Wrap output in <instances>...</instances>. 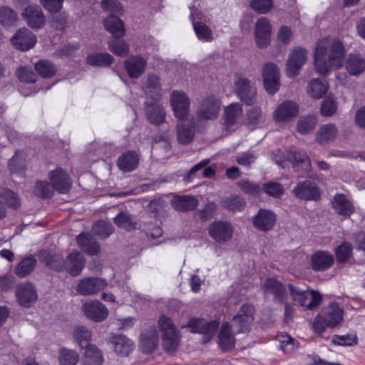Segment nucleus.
Wrapping results in <instances>:
<instances>
[{
  "label": "nucleus",
  "mask_w": 365,
  "mask_h": 365,
  "mask_svg": "<svg viewBox=\"0 0 365 365\" xmlns=\"http://www.w3.org/2000/svg\"><path fill=\"white\" fill-rule=\"evenodd\" d=\"M220 103L213 96H207L202 101L197 110L196 118L197 121L211 120L215 119L219 114Z\"/></svg>",
  "instance_id": "1a4fd4ad"
},
{
  "label": "nucleus",
  "mask_w": 365,
  "mask_h": 365,
  "mask_svg": "<svg viewBox=\"0 0 365 365\" xmlns=\"http://www.w3.org/2000/svg\"><path fill=\"white\" fill-rule=\"evenodd\" d=\"M36 264V259L31 256L23 259L16 268V274L19 277H24L29 274Z\"/></svg>",
  "instance_id": "09e8293b"
},
{
  "label": "nucleus",
  "mask_w": 365,
  "mask_h": 365,
  "mask_svg": "<svg viewBox=\"0 0 365 365\" xmlns=\"http://www.w3.org/2000/svg\"><path fill=\"white\" fill-rule=\"evenodd\" d=\"M93 232L101 239L108 237L113 232V226L108 222L99 220L93 225Z\"/></svg>",
  "instance_id": "603ef678"
},
{
  "label": "nucleus",
  "mask_w": 365,
  "mask_h": 365,
  "mask_svg": "<svg viewBox=\"0 0 365 365\" xmlns=\"http://www.w3.org/2000/svg\"><path fill=\"white\" fill-rule=\"evenodd\" d=\"M107 285V281L103 278L86 277L78 282L76 291L82 296H90L104 289Z\"/></svg>",
  "instance_id": "9b49d317"
},
{
  "label": "nucleus",
  "mask_w": 365,
  "mask_h": 365,
  "mask_svg": "<svg viewBox=\"0 0 365 365\" xmlns=\"http://www.w3.org/2000/svg\"><path fill=\"white\" fill-rule=\"evenodd\" d=\"M347 72L354 76H359L365 71V59L358 53H350L346 61Z\"/></svg>",
  "instance_id": "473e14b6"
},
{
  "label": "nucleus",
  "mask_w": 365,
  "mask_h": 365,
  "mask_svg": "<svg viewBox=\"0 0 365 365\" xmlns=\"http://www.w3.org/2000/svg\"><path fill=\"white\" fill-rule=\"evenodd\" d=\"M210 235L217 242L224 243L230 240L233 235L232 225L227 221H216L208 228Z\"/></svg>",
  "instance_id": "dca6fc26"
},
{
  "label": "nucleus",
  "mask_w": 365,
  "mask_h": 365,
  "mask_svg": "<svg viewBox=\"0 0 365 365\" xmlns=\"http://www.w3.org/2000/svg\"><path fill=\"white\" fill-rule=\"evenodd\" d=\"M190 19L192 21L193 28L197 38L203 42H210L213 40L212 30L205 24L202 23H195L194 22V14L197 11L195 6H190Z\"/></svg>",
  "instance_id": "72a5a7b5"
},
{
  "label": "nucleus",
  "mask_w": 365,
  "mask_h": 365,
  "mask_svg": "<svg viewBox=\"0 0 365 365\" xmlns=\"http://www.w3.org/2000/svg\"><path fill=\"white\" fill-rule=\"evenodd\" d=\"M110 343L115 352L120 356H128L133 349V343L124 335L113 334Z\"/></svg>",
  "instance_id": "cd10ccee"
},
{
  "label": "nucleus",
  "mask_w": 365,
  "mask_h": 365,
  "mask_svg": "<svg viewBox=\"0 0 365 365\" xmlns=\"http://www.w3.org/2000/svg\"><path fill=\"white\" fill-rule=\"evenodd\" d=\"M247 123L252 128H256L265 121V116L260 107L255 106L250 108L247 112Z\"/></svg>",
  "instance_id": "49530a36"
},
{
  "label": "nucleus",
  "mask_w": 365,
  "mask_h": 365,
  "mask_svg": "<svg viewBox=\"0 0 365 365\" xmlns=\"http://www.w3.org/2000/svg\"><path fill=\"white\" fill-rule=\"evenodd\" d=\"M344 310L336 303L325 307L320 314L317 315L312 322V327L317 334H322L327 328H334L343 321Z\"/></svg>",
  "instance_id": "f03ea898"
},
{
  "label": "nucleus",
  "mask_w": 365,
  "mask_h": 365,
  "mask_svg": "<svg viewBox=\"0 0 365 365\" xmlns=\"http://www.w3.org/2000/svg\"><path fill=\"white\" fill-rule=\"evenodd\" d=\"M272 26L266 17H261L255 25V41L257 47L264 48L271 42Z\"/></svg>",
  "instance_id": "9d476101"
},
{
  "label": "nucleus",
  "mask_w": 365,
  "mask_h": 365,
  "mask_svg": "<svg viewBox=\"0 0 365 365\" xmlns=\"http://www.w3.org/2000/svg\"><path fill=\"white\" fill-rule=\"evenodd\" d=\"M114 222L120 228L126 230H132L135 229L136 226V222L133 217L125 212H120L114 218Z\"/></svg>",
  "instance_id": "8fccbe9b"
},
{
  "label": "nucleus",
  "mask_w": 365,
  "mask_h": 365,
  "mask_svg": "<svg viewBox=\"0 0 365 365\" xmlns=\"http://www.w3.org/2000/svg\"><path fill=\"white\" fill-rule=\"evenodd\" d=\"M36 35L26 28H21L16 31L11 38L12 45L21 51L30 50L36 45Z\"/></svg>",
  "instance_id": "ddd939ff"
},
{
  "label": "nucleus",
  "mask_w": 365,
  "mask_h": 365,
  "mask_svg": "<svg viewBox=\"0 0 365 365\" xmlns=\"http://www.w3.org/2000/svg\"><path fill=\"white\" fill-rule=\"evenodd\" d=\"M39 260L56 271H61L63 267L65 268V259L61 255L41 251L39 253Z\"/></svg>",
  "instance_id": "c9c22d12"
},
{
  "label": "nucleus",
  "mask_w": 365,
  "mask_h": 365,
  "mask_svg": "<svg viewBox=\"0 0 365 365\" xmlns=\"http://www.w3.org/2000/svg\"><path fill=\"white\" fill-rule=\"evenodd\" d=\"M109 50L115 55L119 56H127L129 52V46L125 41L113 39L108 42Z\"/></svg>",
  "instance_id": "bf43d9fd"
},
{
  "label": "nucleus",
  "mask_w": 365,
  "mask_h": 365,
  "mask_svg": "<svg viewBox=\"0 0 365 365\" xmlns=\"http://www.w3.org/2000/svg\"><path fill=\"white\" fill-rule=\"evenodd\" d=\"M334 256L327 251H317L312 255L311 264L315 271H325L334 264Z\"/></svg>",
  "instance_id": "b1692460"
},
{
  "label": "nucleus",
  "mask_w": 365,
  "mask_h": 365,
  "mask_svg": "<svg viewBox=\"0 0 365 365\" xmlns=\"http://www.w3.org/2000/svg\"><path fill=\"white\" fill-rule=\"evenodd\" d=\"M147 60L140 56H133L124 61V67L129 77L138 78L145 72Z\"/></svg>",
  "instance_id": "5701e85b"
},
{
  "label": "nucleus",
  "mask_w": 365,
  "mask_h": 365,
  "mask_svg": "<svg viewBox=\"0 0 365 365\" xmlns=\"http://www.w3.org/2000/svg\"><path fill=\"white\" fill-rule=\"evenodd\" d=\"M58 359L60 365H76L80 355L75 349L61 347L58 351Z\"/></svg>",
  "instance_id": "79ce46f5"
},
{
  "label": "nucleus",
  "mask_w": 365,
  "mask_h": 365,
  "mask_svg": "<svg viewBox=\"0 0 365 365\" xmlns=\"http://www.w3.org/2000/svg\"><path fill=\"white\" fill-rule=\"evenodd\" d=\"M293 193L297 197L306 200H316L320 196L319 188L309 180L299 183L293 189Z\"/></svg>",
  "instance_id": "412c9836"
},
{
  "label": "nucleus",
  "mask_w": 365,
  "mask_h": 365,
  "mask_svg": "<svg viewBox=\"0 0 365 365\" xmlns=\"http://www.w3.org/2000/svg\"><path fill=\"white\" fill-rule=\"evenodd\" d=\"M101 6L103 10L108 14V16L104 21L106 29L114 38H121L125 34V28L123 21L118 16L123 12V7L118 0H102Z\"/></svg>",
  "instance_id": "7ed1b4c3"
},
{
  "label": "nucleus",
  "mask_w": 365,
  "mask_h": 365,
  "mask_svg": "<svg viewBox=\"0 0 365 365\" xmlns=\"http://www.w3.org/2000/svg\"><path fill=\"white\" fill-rule=\"evenodd\" d=\"M265 294H272L275 301L282 303L286 298V289L284 285L274 278H268L264 284Z\"/></svg>",
  "instance_id": "c85d7f7f"
},
{
  "label": "nucleus",
  "mask_w": 365,
  "mask_h": 365,
  "mask_svg": "<svg viewBox=\"0 0 365 365\" xmlns=\"http://www.w3.org/2000/svg\"><path fill=\"white\" fill-rule=\"evenodd\" d=\"M337 109V103L336 99L331 96H327L322 102L320 113L323 116L330 117L333 115Z\"/></svg>",
  "instance_id": "052dcab7"
},
{
  "label": "nucleus",
  "mask_w": 365,
  "mask_h": 365,
  "mask_svg": "<svg viewBox=\"0 0 365 365\" xmlns=\"http://www.w3.org/2000/svg\"><path fill=\"white\" fill-rule=\"evenodd\" d=\"M299 113V107L292 101H284L279 104L272 113L275 123H281L290 120Z\"/></svg>",
  "instance_id": "4468645a"
},
{
  "label": "nucleus",
  "mask_w": 365,
  "mask_h": 365,
  "mask_svg": "<svg viewBox=\"0 0 365 365\" xmlns=\"http://www.w3.org/2000/svg\"><path fill=\"white\" fill-rule=\"evenodd\" d=\"M49 180L58 192L65 194L70 191L72 182L68 174L62 168H58L48 174Z\"/></svg>",
  "instance_id": "f3484780"
},
{
  "label": "nucleus",
  "mask_w": 365,
  "mask_h": 365,
  "mask_svg": "<svg viewBox=\"0 0 365 365\" xmlns=\"http://www.w3.org/2000/svg\"><path fill=\"white\" fill-rule=\"evenodd\" d=\"M146 116L151 123L159 125L165 121L166 113L160 103H153L147 106Z\"/></svg>",
  "instance_id": "a19ab883"
},
{
  "label": "nucleus",
  "mask_w": 365,
  "mask_h": 365,
  "mask_svg": "<svg viewBox=\"0 0 365 365\" xmlns=\"http://www.w3.org/2000/svg\"><path fill=\"white\" fill-rule=\"evenodd\" d=\"M113 61V57L108 53H92L87 56L86 62L93 66H108Z\"/></svg>",
  "instance_id": "a18cd8bd"
},
{
  "label": "nucleus",
  "mask_w": 365,
  "mask_h": 365,
  "mask_svg": "<svg viewBox=\"0 0 365 365\" xmlns=\"http://www.w3.org/2000/svg\"><path fill=\"white\" fill-rule=\"evenodd\" d=\"M78 247L89 255H96L100 252V245L88 233L82 232L76 237Z\"/></svg>",
  "instance_id": "c756f323"
},
{
  "label": "nucleus",
  "mask_w": 365,
  "mask_h": 365,
  "mask_svg": "<svg viewBox=\"0 0 365 365\" xmlns=\"http://www.w3.org/2000/svg\"><path fill=\"white\" fill-rule=\"evenodd\" d=\"M233 329L230 324L225 323L222 325L218 334L219 345L223 351H227L232 349L235 346V339Z\"/></svg>",
  "instance_id": "7c9ffc66"
},
{
  "label": "nucleus",
  "mask_w": 365,
  "mask_h": 365,
  "mask_svg": "<svg viewBox=\"0 0 365 365\" xmlns=\"http://www.w3.org/2000/svg\"><path fill=\"white\" fill-rule=\"evenodd\" d=\"M331 206L339 215L350 216L354 212V206L344 194H336L331 200Z\"/></svg>",
  "instance_id": "a878e982"
},
{
  "label": "nucleus",
  "mask_w": 365,
  "mask_h": 365,
  "mask_svg": "<svg viewBox=\"0 0 365 365\" xmlns=\"http://www.w3.org/2000/svg\"><path fill=\"white\" fill-rule=\"evenodd\" d=\"M262 76L265 90L269 94H274L279 90V70L272 63H266L263 68Z\"/></svg>",
  "instance_id": "2eb2a0df"
},
{
  "label": "nucleus",
  "mask_w": 365,
  "mask_h": 365,
  "mask_svg": "<svg viewBox=\"0 0 365 365\" xmlns=\"http://www.w3.org/2000/svg\"><path fill=\"white\" fill-rule=\"evenodd\" d=\"M262 190L266 194L274 198L281 197L284 190L282 185L277 182L264 183Z\"/></svg>",
  "instance_id": "e2e57ef3"
},
{
  "label": "nucleus",
  "mask_w": 365,
  "mask_h": 365,
  "mask_svg": "<svg viewBox=\"0 0 365 365\" xmlns=\"http://www.w3.org/2000/svg\"><path fill=\"white\" fill-rule=\"evenodd\" d=\"M345 48L339 38L325 37L316 45L314 63L322 76L329 75L333 69L340 68L344 63Z\"/></svg>",
  "instance_id": "f257e3e1"
},
{
  "label": "nucleus",
  "mask_w": 365,
  "mask_h": 365,
  "mask_svg": "<svg viewBox=\"0 0 365 365\" xmlns=\"http://www.w3.org/2000/svg\"><path fill=\"white\" fill-rule=\"evenodd\" d=\"M271 158L272 160H304L302 153L298 152L295 148H292L289 153H284L280 149L273 151Z\"/></svg>",
  "instance_id": "13d9d810"
},
{
  "label": "nucleus",
  "mask_w": 365,
  "mask_h": 365,
  "mask_svg": "<svg viewBox=\"0 0 365 365\" xmlns=\"http://www.w3.org/2000/svg\"><path fill=\"white\" fill-rule=\"evenodd\" d=\"M145 93L155 101H158L161 96L159 78L155 75H149L144 83Z\"/></svg>",
  "instance_id": "58836bf2"
},
{
  "label": "nucleus",
  "mask_w": 365,
  "mask_h": 365,
  "mask_svg": "<svg viewBox=\"0 0 365 365\" xmlns=\"http://www.w3.org/2000/svg\"><path fill=\"white\" fill-rule=\"evenodd\" d=\"M352 245L347 242H342L335 249V256L339 264L347 262L352 257Z\"/></svg>",
  "instance_id": "de8ad7c7"
},
{
  "label": "nucleus",
  "mask_w": 365,
  "mask_h": 365,
  "mask_svg": "<svg viewBox=\"0 0 365 365\" xmlns=\"http://www.w3.org/2000/svg\"><path fill=\"white\" fill-rule=\"evenodd\" d=\"M234 91L235 94L247 105L255 103L256 90L250 81L242 76H237L234 81Z\"/></svg>",
  "instance_id": "0eeeda50"
},
{
  "label": "nucleus",
  "mask_w": 365,
  "mask_h": 365,
  "mask_svg": "<svg viewBox=\"0 0 365 365\" xmlns=\"http://www.w3.org/2000/svg\"><path fill=\"white\" fill-rule=\"evenodd\" d=\"M217 210V205L215 202L210 201L205 205L198 210L195 213V217L202 221H206L212 219Z\"/></svg>",
  "instance_id": "5fc2aeb1"
},
{
  "label": "nucleus",
  "mask_w": 365,
  "mask_h": 365,
  "mask_svg": "<svg viewBox=\"0 0 365 365\" xmlns=\"http://www.w3.org/2000/svg\"><path fill=\"white\" fill-rule=\"evenodd\" d=\"M338 134V128L333 123H327L320 126L316 133V140L320 144L329 143L335 140Z\"/></svg>",
  "instance_id": "f704fd0d"
},
{
  "label": "nucleus",
  "mask_w": 365,
  "mask_h": 365,
  "mask_svg": "<svg viewBox=\"0 0 365 365\" xmlns=\"http://www.w3.org/2000/svg\"><path fill=\"white\" fill-rule=\"evenodd\" d=\"M173 208L180 212L194 210L198 205V200L192 195H177L172 202Z\"/></svg>",
  "instance_id": "2f4dec72"
},
{
  "label": "nucleus",
  "mask_w": 365,
  "mask_h": 365,
  "mask_svg": "<svg viewBox=\"0 0 365 365\" xmlns=\"http://www.w3.org/2000/svg\"><path fill=\"white\" fill-rule=\"evenodd\" d=\"M328 83L319 78L312 79L307 86L309 96L315 99L321 98L328 91Z\"/></svg>",
  "instance_id": "4c0bfd02"
},
{
  "label": "nucleus",
  "mask_w": 365,
  "mask_h": 365,
  "mask_svg": "<svg viewBox=\"0 0 365 365\" xmlns=\"http://www.w3.org/2000/svg\"><path fill=\"white\" fill-rule=\"evenodd\" d=\"M251 8L259 14H267L273 6L272 0H251Z\"/></svg>",
  "instance_id": "338daca9"
},
{
  "label": "nucleus",
  "mask_w": 365,
  "mask_h": 365,
  "mask_svg": "<svg viewBox=\"0 0 365 365\" xmlns=\"http://www.w3.org/2000/svg\"><path fill=\"white\" fill-rule=\"evenodd\" d=\"M277 339L280 344V349L286 353L292 351L298 346V343L292 336L287 334H279Z\"/></svg>",
  "instance_id": "0e129e2a"
},
{
  "label": "nucleus",
  "mask_w": 365,
  "mask_h": 365,
  "mask_svg": "<svg viewBox=\"0 0 365 365\" xmlns=\"http://www.w3.org/2000/svg\"><path fill=\"white\" fill-rule=\"evenodd\" d=\"M85 262V258L80 252H72L65 259V269L72 276H78L84 267Z\"/></svg>",
  "instance_id": "393cba45"
},
{
  "label": "nucleus",
  "mask_w": 365,
  "mask_h": 365,
  "mask_svg": "<svg viewBox=\"0 0 365 365\" xmlns=\"http://www.w3.org/2000/svg\"><path fill=\"white\" fill-rule=\"evenodd\" d=\"M178 140L181 144H187L191 142L194 136L192 127H186L183 122L177 125Z\"/></svg>",
  "instance_id": "864d4df0"
},
{
  "label": "nucleus",
  "mask_w": 365,
  "mask_h": 365,
  "mask_svg": "<svg viewBox=\"0 0 365 365\" xmlns=\"http://www.w3.org/2000/svg\"><path fill=\"white\" fill-rule=\"evenodd\" d=\"M0 197L5 200L9 207L16 209L21 205V202L17 195L9 189H1Z\"/></svg>",
  "instance_id": "680f3d73"
},
{
  "label": "nucleus",
  "mask_w": 365,
  "mask_h": 365,
  "mask_svg": "<svg viewBox=\"0 0 365 365\" xmlns=\"http://www.w3.org/2000/svg\"><path fill=\"white\" fill-rule=\"evenodd\" d=\"M170 104L175 117L179 120H185L189 115L190 99L185 93L173 91L170 96Z\"/></svg>",
  "instance_id": "6e6552de"
},
{
  "label": "nucleus",
  "mask_w": 365,
  "mask_h": 365,
  "mask_svg": "<svg viewBox=\"0 0 365 365\" xmlns=\"http://www.w3.org/2000/svg\"><path fill=\"white\" fill-rule=\"evenodd\" d=\"M103 362V354L96 346L89 345L85 348L83 365H102Z\"/></svg>",
  "instance_id": "e433bc0d"
},
{
  "label": "nucleus",
  "mask_w": 365,
  "mask_h": 365,
  "mask_svg": "<svg viewBox=\"0 0 365 365\" xmlns=\"http://www.w3.org/2000/svg\"><path fill=\"white\" fill-rule=\"evenodd\" d=\"M19 303L25 307H31L37 299V293L31 283L19 284L16 291Z\"/></svg>",
  "instance_id": "aec40b11"
},
{
  "label": "nucleus",
  "mask_w": 365,
  "mask_h": 365,
  "mask_svg": "<svg viewBox=\"0 0 365 365\" xmlns=\"http://www.w3.org/2000/svg\"><path fill=\"white\" fill-rule=\"evenodd\" d=\"M237 185L243 192L252 196H259L261 193L262 187L249 180H240L237 182Z\"/></svg>",
  "instance_id": "774afa93"
},
{
  "label": "nucleus",
  "mask_w": 365,
  "mask_h": 365,
  "mask_svg": "<svg viewBox=\"0 0 365 365\" xmlns=\"http://www.w3.org/2000/svg\"><path fill=\"white\" fill-rule=\"evenodd\" d=\"M255 308L250 304H244L232 319L231 327L234 333H246L250 331L254 322Z\"/></svg>",
  "instance_id": "39448f33"
},
{
  "label": "nucleus",
  "mask_w": 365,
  "mask_h": 365,
  "mask_svg": "<svg viewBox=\"0 0 365 365\" xmlns=\"http://www.w3.org/2000/svg\"><path fill=\"white\" fill-rule=\"evenodd\" d=\"M159 341L157 329L150 327L145 329L140 336V346L143 352L150 353L157 347Z\"/></svg>",
  "instance_id": "bb28decb"
},
{
  "label": "nucleus",
  "mask_w": 365,
  "mask_h": 365,
  "mask_svg": "<svg viewBox=\"0 0 365 365\" xmlns=\"http://www.w3.org/2000/svg\"><path fill=\"white\" fill-rule=\"evenodd\" d=\"M222 205L232 211H240L243 209L245 202L242 197L238 195H230L221 200Z\"/></svg>",
  "instance_id": "3c124183"
},
{
  "label": "nucleus",
  "mask_w": 365,
  "mask_h": 365,
  "mask_svg": "<svg viewBox=\"0 0 365 365\" xmlns=\"http://www.w3.org/2000/svg\"><path fill=\"white\" fill-rule=\"evenodd\" d=\"M276 222V215L270 210L259 209L254 216L252 222L254 227L262 232L271 230Z\"/></svg>",
  "instance_id": "6ab92c4d"
},
{
  "label": "nucleus",
  "mask_w": 365,
  "mask_h": 365,
  "mask_svg": "<svg viewBox=\"0 0 365 365\" xmlns=\"http://www.w3.org/2000/svg\"><path fill=\"white\" fill-rule=\"evenodd\" d=\"M53 187L46 181H38L36 184L34 193L42 198H51L53 195Z\"/></svg>",
  "instance_id": "69168bd1"
},
{
  "label": "nucleus",
  "mask_w": 365,
  "mask_h": 365,
  "mask_svg": "<svg viewBox=\"0 0 365 365\" xmlns=\"http://www.w3.org/2000/svg\"><path fill=\"white\" fill-rule=\"evenodd\" d=\"M317 123L316 115H307L299 119L297 125L298 131L302 134H306L312 131Z\"/></svg>",
  "instance_id": "4d7b16f0"
},
{
  "label": "nucleus",
  "mask_w": 365,
  "mask_h": 365,
  "mask_svg": "<svg viewBox=\"0 0 365 365\" xmlns=\"http://www.w3.org/2000/svg\"><path fill=\"white\" fill-rule=\"evenodd\" d=\"M73 336L76 342L81 349L86 348L91 345L89 341L91 340V331L85 326H76L73 331Z\"/></svg>",
  "instance_id": "37998d69"
},
{
  "label": "nucleus",
  "mask_w": 365,
  "mask_h": 365,
  "mask_svg": "<svg viewBox=\"0 0 365 365\" xmlns=\"http://www.w3.org/2000/svg\"><path fill=\"white\" fill-rule=\"evenodd\" d=\"M308 58V51L304 48L296 47L293 48L287 58L286 72L287 76L294 78L299 75L302 66Z\"/></svg>",
  "instance_id": "423d86ee"
},
{
  "label": "nucleus",
  "mask_w": 365,
  "mask_h": 365,
  "mask_svg": "<svg viewBox=\"0 0 365 365\" xmlns=\"http://www.w3.org/2000/svg\"><path fill=\"white\" fill-rule=\"evenodd\" d=\"M35 69L43 78H50L56 72L55 66L51 62L44 60L37 62L35 64Z\"/></svg>",
  "instance_id": "6e6d98bb"
},
{
  "label": "nucleus",
  "mask_w": 365,
  "mask_h": 365,
  "mask_svg": "<svg viewBox=\"0 0 365 365\" xmlns=\"http://www.w3.org/2000/svg\"><path fill=\"white\" fill-rule=\"evenodd\" d=\"M23 19L33 29H40L46 24V16L38 5H28L21 13Z\"/></svg>",
  "instance_id": "f8f14e48"
},
{
  "label": "nucleus",
  "mask_w": 365,
  "mask_h": 365,
  "mask_svg": "<svg viewBox=\"0 0 365 365\" xmlns=\"http://www.w3.org/2000/svg\"><path fill=\"white\" fill-rule=\"evenodd\" d=\"M242 116V106L238 103H231L225 108V120L227 127L237 123Z\"/></svg>",
  "instance_id": "ea45409f"
},
{
  "label": "nucleus",
  "mask_w": 365,
  "mask_h": 365,
  "mask_svg": "<svg viewBox=\"0 0 365 365\" xmlns=\"http://www.w3.org/2000/svg\"><path fill=\"white\" fill-rule=\"evenodd\" d=\"M19 20L16 12L9 6H0V24L5 28L15 26Z\"/></svg>",
  "instance_id": "c03bdc74"
},
{
  "label": "nucleus",
  "mask_w": 365,
  "mask_h": 365,
  "mask_svg": "<svg viewBox=\"0 0 365 365\" xmlns=\"http://www.w3.org/2000/svg\"><path fill=\"white\" fill-rule=\"evenodd\" d=\"M82 310L87 318L96 322H103L108 316V309L98 300L86 302Z\"/></svg>",
  "instance_id": "a211bd4d"
},
{
  "label": "nucleus",
  "mask_w": 365,
  "mask_h": 365,
  "mask_svg": "<svg viewBox=\"0 0 365 365\" xmlns=\"http://www.w3.org/2000/svg\"><path fill=\"white\" fill-rule=\"evenodd\" d=\"M158 326L162 332L163 346L167 352L176 351L180 343V335L172 320L165 316L158 320Z\"/></svg>",
  "instance_id": "20e7f679"
},
{
  "label": "nucleus",
  "mask_w": 365,
  "mask_h": 365,
  "mask_svg": "<svg viewBox=\"0 0 365 365\" xmlns=\"http://www.w3.org/2000/svg\"><path fill=\"white\" fill-rule=\"evenodd\" d=\"M187 327L191 329L192 332L201 333L212 336L216 332L219 323L215 320L207 322L204 319L195 318L188 322Z\"/></svg>",
  "instance_id": "4be33fe9"
}]
</instances>
